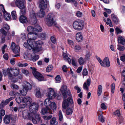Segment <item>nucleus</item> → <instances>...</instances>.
Here are the masks:
<instances>
[{"mask_svg": "<svg viewBox=\"0 0 125 125\" xmlns=\"http://www.w3.org/2000/svg\"><path fill=\"white\" fill-rule=\"evenodd\" d=\"M68 68L65 65H63L62 67V70L64 72H66L67 71Z\"/></svg>", "mask_w": 125, "mask_h": 125, "instance_id": "obj_60", "label": "nucleus"}, {"mask_svg": "<svg viewBox=\"0 0 125 125\" xmlns=\"http://www.w3.org/2000/svg\"><path fill=\"white\" fill-rule=\"evenodd\" d=\"M115 85L114 83H113L111 85V91L112 93H114L115 91Z\"/></svg>", "mask_w": 125, "mask_h": 125, "instance_id": "obj_51", "label": "nucleus"}, {"mask_svg": "<svg viewBox=\"0 0 125 125\" xmlns=\"http://www.w3.org/2000/svg\"><path fill=\"white\" fill-rule=\"evenodd\" d=\"M10 87L11 88H12L13 89H18L19 88V87L18 85L14 83L11 84Z\"/></svg>", "mask_w": 125, "mask_h": 125, "instance_id": "obj_48", "label": "nucleus"}, {"mask_svg": "<svg viewBox=\"0 0 125 125\" xmlns=\"http://www.w3.org/2000/svg\"><path fill=\"white\" fill-rule=\"evenodd\" d=\"M39 58V56L38 55H35L32 58V60L35 62Z\"/></svg>", "mask_w": 125, "mask_h": 125, "instance_id": "obj_49", "label": "nucleus"}, {"mask_svg": "<svg viewBox=\"0 0 125 125\" xmlns=\"http://www.w3.org/2000/svg\"><path fill=\"white\" fill-rule=\"evenodd\" d=\"M5 105H6L5 104V103H4V101H2L0 104V109L3 108Z\"/></svg>", "mask_w": 125, "mask_h": 125, "instance_id": "obj_61", "label": "nucleus"}, {"mask_svg": "<svg viewBox=\"0 0 125 125\" xmlns=\"http://www.w3.org/2000/svg\"><path fill=\"white\" fill-rule=\"evenodd\" d=\"M73 28L75 30L80 31L83 29L84 23L83 21L81 20H78L73 22Z\"/></svg>", "mask_w": 125, "mask_h": 125, "instance_id": "obj_5", "label": "nucleus"}, {"mask_svg": "<svg viewBox=\"0 0 125 125\" xmlns=\"http://www.w3.org/2000/svg\"><path fill=\"white\" fill-rule=\"evenodd\" d=\"M13 74L14 76H17L19 73V70L18 69H13Z\"/></svg>", "mask_w": 125, "mask_h": 125, "instance_id": "obj_39", "label": "nucleus"}, {"mask_svg": "<svg viewBox=\"0 0 125 125\" xmlns=\"http://www.w3.org/2000/svg\"><path fill=\"white\" fill-rule=\"evenodd\" d=\"M11 48L13 52L16 54L14 57L17 56L19 55L20 51L19 46L18 45H16L15 43L13 42L11 43Z\"/></svg>", "mask_w": 125, "mask_h": 125, "instance_id": "obj_10", "label": "nucleus"}, {"mask_svg": "<svg viewBox=\"0 0 125 125\" xmlns=\"http://www.w3.org/2000/svg\"><path fill=\"white\" fill-rule=\"evenodd\" d=\"M22 117L24 119H31V114L28 110H26L22 111Z\"/></svg>", "mask_w": 125, "mask_h": 125, "instance_id": "obj_13", "label": "nucleus"}, {"mask_svg": "<svg viewBox=\"0 0 125 125\" xmlns=\"http://www.w3.org/2000/svg\"><path fill=\"white\" fill-rule=\"evenodd\" d=\"M81 49V46L79 45H76L74 46V49L76 50H79Z\"/></svg>", "mask_w": 125, "mask_h": 125, "instance_id": "obj_57", "label": "nucleus"}, {"mask_svg": "<svg viewBox=\"0 0 125 125\" xmlns=\"http://www.w3.org/2000/svg\"><path fill=\"white\" fill-rule=\"evenodd\" d=\"M78 62L80 64L82 65L84 64L85 61L83 57H80L78 60Z\"/></svg>", "mask_w": 125, "mask_h": 125, "instance_id": "obj_38", "label": "nucleus"}, {"mask_svg": "<svg viewBox=\"0 0 125 125\" xmlns=\"http://www.w3.org/2000/svg\"><path fill=\"white\" fill-rule=\"evenodd\" d=\"M85 59L86 60H89L90 59L91 53L88 51H86L85 55Z\"/></svg>", "mask_w": 125, "mask_h": 125, "instance_id": "obj_34", "label": "nucleus"}, {"mask_svg": "<svg viewBox=\"0 0 125 125\" xmlns=\"http://www.w3.org/2000/svg\"><path fill=\"white\" fill-rule=\"evenodd\" d=\"M5 114V111L4 109H1L0 111V123L2 121V116H4Z\"/></svg>", "mask_w": 125, "mask_h": 125, "instance_id": "obj_37", "label": "nucleus"}, {"mask_svg": "<svg viewBox=\"0 0 125 125\" xmlns=\"http://www.w3.org/2000/svg\"><path fill=\"white\" fill-rule=\"evenodd\" d=\"M27 42L24 43V46L26 48H28L29 50H31V47H33V44L35 42L34 41L31 42L30 40H27Z\"/></svg>", "mask_w": 125, "mask_h": 125, "instance_id": "obj_15", "label": "nucleus"}, {"mask_svg": "<svg viewBox=\"0 0 125 125\" xmlns=\"http://www.w3.org/2000/svg\"><path fill=\"white\" fill-rule=\"evenodd\" d=\"M15 34V32L14 31L12 32L11 34L9 33L8 32V40H9L11 37V36H14Z\"/></svg>", "mask_w": 125, "mask_h": 125, "instance_id": "obj_54", "label": "nucleus"}, {"mask_svg": "<svg viewBox=\"0 0 125 125\" xmlns=\"http://www.w3.org/2000/svg\"><path fill=\"white\" fill-rule=\"evenodd\" d=\"M117 46L118 47L117 49L120 51H124L125 49V47L123 46L119 45H118Z\"/></svg>", "mask_w": 125, "mask_h": 125, "instance_id": "obj_45", "label": "nucleus"}, {"mask_svg": "<svg viewBox=\"0 0 125 125\" xmlns=\"http://www.w3.org/2000/svg\"><path fill=\"white\" fill-rule=\"evenodd\" d=\"M62 56L64 60L67 61L69 64H70L71 63V60L66 53H63Z\"/></svg>", "mask_w": 125, "mask_h": 125, "instance_id": "obj_29", "label": "nucleus"}, {"mask_svg": "<svg viewBox=\"0 0 125 125\" xmlns=\"http://www.w3.org/2000/svg\"><path fill=\"white\" fill-rule=\"evenodd\" d=\"M102 91V87L101 85H98L97 90V95L100 96L101 94Z\"/></svg>", "mask_w": 125, "mask_h": 125, "instance_id": "obj_35", "label": "nucleus"}, {"mask_svg": "<svg viewBox=\"0 0 125 125\" xmlns=\"http://www.w3.org/2000/svg\"><path fill=\"white\" fill-rule=\"evenodd\" d=\"M3 27L7 30H8L10 29L9 26L8 24L6 23H4V24Z\"/></svg>", "mask_w": 125, "mask_h": 125, "instance_id": "obj_58", "label": "nucleus"}, {"mask_svg": "<svg viewBox=\"0 0 125 125\" xmlns=\"http://www.w3.org/2000/svg\"><path fill=\"white\" fill-rule=\"evenodd\" d=\"M51 125H57L58 122L56 121V118L55 117L52 118L50 121Z\"/></svg>", "mask_w": 125, "mask_h": 125, "instance_id": "obj_32", "label": "nucleus"}, {"mask_svg": "<svg viewBox=\"0 0 125 125\" xmlns=\"http://www.w3.org/2000/svg\"><path fill=\"white\" fill-rule=\"evenodd\" d=\"M58 115L60 121H62L63 119V116L62 112L61 110L59 111Z\"/></svg>", "mask_w": 125, "mask_h": 125, "instance_id": "obj_40", "label": "nucleus"}, {"mask_svg": "<svg viewBox=\"0 0 125 125\" xmlns=\"http://www.w3.org/2000/svg\"><path fill=\"white\" fill-rule=\"evenodd\" d=\"M76 16L78 17H80L82 16L83 13L80 11H78L76 12Z\"/></svg>", "mask_w": 125, "mask_h": 125, "instance_id": "obj_63", "label": "nucleus"}, {"mask_svg": "<svg viewBox=\"0 0 125 125\" xmlns=\"http://www.w3.org/2000/svg\"><path fill=\"white\" fill-rule=\"evenodd\" d=\"M35 116L36 119L39 122L41 119L40 115L39 114H37L35 115Z\"/></svg>", "mask_w": 125, "mask_h": 125, "instance_id": "obj_55", "label": "nucleus"}, {"mask_svg": "<svg viewBox=\"0 0 125 125\" xmlns=\"http://www.w3.org/2000/svg\"><path fill=\"white\" fill-rule=\"evenodd\" d=\"M73 112V110L71 108H68L67 109L66 111V113L67 115H69L72 114Z\"/></svg>", "mask_w": 125, "mask_h": 125, "instance_id": "obj_41", "label": "nucleus"}, {"mask_svg": "<svg viewBox=\"0 0 125 125\" xmlns=\"http://www.w3.org/2000/svg\"><path fill=\"white\" fill-rule=\"evenodd\" d=\"M51 39L53 43L55 44L56 43V39L55 36H52L51 37Z\"/></svg>", "mask_w": 125, "mask_h": 125, "instance_id": "obj_50", "label": "nucleus"}, {"mask_svg": "<svg viewBox=\"0 0 125 125\" xmlns=\"http://www.w3.org/2000/svg\"><path fill=\"white\" fill-rule=\"evenodd\" d=\"M44 104L46 107L51 108L53 111H55L56 108V105L55 103L54 102H51L49 98L45 99L44 102Z\"/></svg>", "mask_w": 125, "mask_h": 125, "instance_id": "obj_4", "label": "nucleus"}, {"mask_svg": "<svg viewBox=\"0 0 125 125\" xmlns=\"http://www.w3.org/2000/svg\"><path fill=\"white\" fill-rule=\"evenodd\" d=\"M0 32L4 36H6L7 35V32L3 29H1L0 30Z\"/></svg>", "mask_w": 125, "mask_h": 125, "instance_id": "obj_56", "label": "nucleus"}, {"mask_svg": "<svg viewBox=\"0 0 125 125\" xmlns=\"http://www.w3.org/2000/svg\"><path fill=\"white\" fill-rule=\"evenodd\" d=\"M91 83V79L90 78L88 79L86 82L84 83L83 86V88L86 90L87 91L89 90V87L90 86Z\"/></svg>", "mask_w": 125, "mask_h": 125, "instance_id": "obj_16", "label": "nucleus"}, {"mask_svg": "<svg viewBox=\"0 0 125 125\" xmlns=\"http://www.w3.org/2000/svg\"><path fill=\"white\" fill-rule=\"evenodd\" d=\"M32 73L34 76L39 81L43 80L44 78L42 75L39 72L36 71V69L33 68Z\"/></svg>", "mask_w": 125, "mask_h": 125, "instance_id": "obj_11", "label": "nucleus"}, {"mask_svg": "<svg viewBox=\"0 0 125 125\" xmlns=\"http://www.w3.org/2000/svg\"><path fill=\"white\" fill-rule=\"evenodd\" d=\"M19 18V20L20 22L22 23H26L28 22L27 18L24 15V14L21 15Z\"/></svg>", "mask_w": 125, "mask_h": 125, "instance_id": "obj_22", "label": "nucleus"}, {"mask_svg": "<svg viewBox=\"0 0 125 125\" xmlns=\"http://www.w3.org/2000/svg\"><path fill=\"white\" fill-rule=\"evenodd\" d=\"M32 102V99L30 97L26 96L23 98L22 102L26 104H30Z\"/></svg>", "mask_w": 125, "mask_h": 125, "instance_id": "obj_23", "label": "nucleus"}, {"mask_svg": "<svg viewBox=\"0 0 125 125\" xmlns=\"http://www.w3.org/2000/svg\"><path fill=\"white\" fill-rule=\"evenodd\" d=\"M56 93L53 89L50 88L48 89L47 92L46 93V96L50 99H53L55 97Z\"/></svg>", "mask_w": 125, "mask_h": 125, "instance_id": "obj_8", "label": "nucleus"}, {"mask_svg": "<svg viewBox=\"0 0 125 125\" xmlns=\"http://www.w3.org/2000/svg\"><path fill=\"white\" fill-rule=\"evenodd\" d=\"M36 90L35 95L36 96L39 98H40L42 97V95L41 94L40 92V89L39 88H36Z\"/></svg>", "mask_w": 125, "mask_h": 125, "instance_id": "obj_36", "label": "nucleus"}, {"mask_svg": "<svg viewBox=\"0 0 125 125\" xmlns=\"http://www.w3.org/2000/svg\"><path fill=\"white\" fill-rule=\"evenodd\" d=\"M64 98V100L63 101L62 104V108L66 109L67 107L69 105V103L72 104L73 103V99L71 97V96L69 97L68 98L67 100L66 99V98Z\"/></svg>", "mask_w": 125, "mask_h": 125, "instance_id": "obj_7", "label": "nucleus"}, {"mask_svg": "<svg viewBox=\"0 0 125 125\" xmlns=\"http://www.w3.org/2000/svg\"><path fill=\"white\" fill-rule=\"evenodd\" d=\"M0 6H1L3 9V12L4 14V17L5 20L7 21L9 20L10 18V14L7 12L5 10V9L4 8L3 5L2 4H1Z\"/></svg>", "mask_w": 125, "mask_h": 125, "instance_id": "obj_19", "label": "nucleus"}, {"mask_svg": "<svg viewBox=\"0 0 125 125\" xmlns=\"http://www.w3.org/2000/svg\"><path fill=\"white\" fill-rule=\"evenodd\" d=\"M88 74V72L87 69L85 68H84L82 74L83 76H86Z\"/></svg>", "mask_w": 125, "mask_h": 125, "instance_id": "obj_53", "label": "nucleus"}, {"mask_svg": "<svg viewBox=\"0 0 125 125\" xmlns=\"http://www.w3.org/2000/svg\"><path fill=\"white\" fill-rule=\"evenodd\" d=\"M30 17L32 20L33 21L34 24L36 23L37 19L36 18L35 13L33 10H32L31 11Z\"/></svg>", "mask_w": 125, "mask_h": 125, "instance_id": "obj_20", "label": "nucleus"}, {"mask_svg": "<svg viewBox=\"0 0 125 125\" xmlns=\"http://www.w3.org/2000/svg\"><path fill=\"white\" fill-rule=\"evenodd\" d=\"M13 68H8L6 70H3V73L4 75H8V78L11 80L12 78Z\"/></svg>", "mask_w": 125, "mask_h": 125, "instance_id": "obj_9", "label": "nucleus"}, {"mask_svg": "<svg viewBox=\"0 0 125 125\" xmlns=\"http://www.w3.org/2000/svg\"><path fill=\"white\" fill-rule=\"evenodd\" d=\"M115 30L116 31L117 34L120 33L122 32V31L118 27H116L115 29Z\"/></svg>", "mask_w": 125, "mask_h": 125, "instance_id": "obj_64", "label": "nucleus"}, {"mask_svg": "<svg viewBox=\"0 0 125 125\" xmlns=\"http://www.w3.org/2000/svg\"><path fill=\"white\" fill-rule=\"evenodd\" d=\"M54 15L52 13H49L47 15L45 21L46 24L48 26L51 27L56 25V23L54 19Z\"/></svg>", "mask_w": 125, "mask_h": 125, "instance_id": "obj_2", "label": "nucleus"}, {"mask_svg": "<svg viewBox=\"0 0 125 125\" xmlns=\"http://www.w3.org/2000/svg\"><path fill=\"white\" fill-rule=\"evenodd\" d=\"M101 66L103 67H105V65L107 67H109L110 66V62L108 58L107 57H105L103 60V61H102L101 63Z\"/></svg>", "mask_w": 125, "mask_h": 125, "instance_id": "obj_18", "label": "nucleus"}, {"mask_svg": "<svg viewBox=\"0 0 125 125\" xmlns=\"http://www.w3.org/2000/svg\"><path fill=\"white\" fill-rule=\"evenodd\" d=\"M31 105L29 107V110L31 112L34 114L37 111L39 105L37 104L33 103L30 104Z\"/></svg>", "mask_w": 125, "mask_h": 125, "instance_id": "obj_12", "label": "nucleus"}, {"mask_svg": "<svg viewBox=\"0 0 125 125\" xmlns=\"http://www.w3.org/2000/svg\"><path fill=\"white\" fill-rule=\"evenodd\" d=\"M83 36L80 32L77 33L76 35V39L78 42H81L83 40Z\"/></svg>", "mask_w": 125, "mask_h": 125, "instance_id": "obj_27", "label": "nucleus"}, {"mask_svg": "<svg viewBox=\"0 0 125 125\" xmlns=\"http://www.w3.org/2000/svg\"><path fill=\"white\" fill-rule=\"evenodd\" d=\"M111 18L113 21L116 24H118L119 23V21L117 16L114 14L111 15Z\"/></svg>", "mask_w": 125, "mask_h": 125, "instance_id": "obj_24", "label": "nucleus"}, {"mask_svg": "<svg viewBox=\"0 0 125 125\" xmlns=\"http://www.w3.org/2000/svg\"><path fill=\"white\" fill-rule=\"evenodd\" d=\"M40 9L41 12L39 14V17L42 18L44 17L45 15V14L44 10L46 9L41 8V7H40Z\"/></svg>", "mask_w": 125, "mask_h": 125, "instance_id": "obj_30", "label": "nucleus"}, {"mask_svg": "<svg viewBox=\"0 0 125 125\" xmlns=\"http://www.w3.org/2000/svg\"><path fill=\"white\" fill-rule=\"evenodd\" d=\"M48 1L47 0H41L39 4V7L41 8L46 9L47 8Z\"/></svg>", "mask_w": 125, "mask_h": 125, "instance_id": "obj_21", "label": "nucleus"}, {"mask_svg": "<svg viewBox=\"0 0 125 125\" xmlns=\"http://www.w3.org/2000/svg\"><path fill=\"white\" fill-rule=\"evenodd\" d=\"M35 43L33 44V47H31V49H32L34 52H37L41 50V49L39 47H38L37 46H36V45H35Z\"/></svg>", "mask_w": 125, "mask_h": 125, "instance_id": "obj_31", "label": "nucleus"}, {"mask_svg": "<svg viewBox=\"0 0 125 125\" xmlns=\"http://www.w3.org/2000/svg\"><path fill=\"white\" fill-rule=\"evenodd\" d=\"M118 43H120L122 45L125 44V39L124 37L121 35H119L118 38Z\"/></svg>", "mask_w": 125, "mask_h": 125, "instance_id": "obj_26", "label": "nucleus"}, {"mask_svg": "<svg viewBox=\"0 0 125 125\" xmlns=\"http://www.w3.org/2000/svg\"><path fill=\"white\" fill-rule=\"evenodd\" d=\"M37 29L36 28H33L31 26H28L27 29V30L29 33H31L32 31H34L36 30Z\"/></svg>", "mask_w": 125, "mask_h": 125, "instance_id": "obj_33", "label": "nucleus"}, {"mask_svg": "<svg viewBox=\"0 0 125 125\" xmlns=\"http://www.w3.org/2000/svg\"><path fill=\"white\" fill-rule=\"evenodd\" d=\"M60 90L63 95V98H67L66 92L67 93V95H68L70 96H71V94L70 91L69 90L67 91V87L66 85H62Z\"/></svg>", "mask_w": 125, "mask_h": 125, "instance_id": "obj_6", "label": "nucleus"}, {"mask_svg": "<svg viewBox=\"0 0 125 125\" xmlns=\"http://www.w3.org/2000/svg\"><path fill=\"white\" fill-rule=\"evenodd\" d=\"M53 68V66L52 65H49L48 66L46 69V71L48 72H50Z\"/></svg>", "mask_w": 125, "mask_h": 125, "instance_id": "obj_43", "label": "nucleus"}, {"mask_svg": "<svg viewBox=\"0 0 125 125\" xmlns=\"http://www.w3.org/2000/svg\"><path fill=\"white\" fill-rule=\"evenodd\" d=\"M21 72L26 75H27L29 74V73L28 70L25 69H22Z\"/></svg>", "mask_w": 125, "mask_h": 125, "instance_id": "obj_52", "label": "nucleus"}, {"mask_svg": "<svg viewBox=\"0 0 125 125\" xmlns=\"http://www.w3.org/2000/svg\"><path fill=\"white\" fill-rule=\"evenodd\" d=\"M15 3L16 5L21 9L20 14H25L26 11L25 0H16Z\"/></svg>", "mask_w": 125, "mask_h": 125, "instance_id": "obj_1", "label": "nucleus"}, {"mask_svg": "<svg viewBox=\"0 0 125 125\" xmlns=\"http://www.w3.org/2000/svg\"><path fill=\"white\" fill-rule=\"evenodd\" d=\"M14 99V97H12L8 99H6L5 101H4V103H5V104L6 105H7L10 101Z\"/></svg>", "mask_w": 125, "mask_h": 125, "instance_id": "obj_47", "label": "nucleus"}, {"mask_svg": "<svg viewBox=\"0 0 125 125\" xmlns=\"http://www.w3.org/2000/svg\"><path fill=\"white\" fill-rule=\"evenodd\" d=\"M37 37V35L36 33H29L28 34V37L29 39L28 40H30L31 42L34 41L33 40L36 39Z\"/></svg>", "mask_w": 125, "mask_h": 125, "instance_id": "obj_17", "label": "nucleus"}, {"mask_svg": "<svg viewBox=\"0 0 125 125\" xmlns=\"http://www.w3.org/2000/svg\"><path fill=\"white\" fill-rule=\"evenodd\" d=\"M52 117L51 115H50L48 116H43V119L45 120H48L50 119Z\"/></svg>", "mask_w": 125, "mask_h": 125, "instance_id": "obj_62", "label": "nucleus"}, {"mask_svg": "<svg viewBox=\"0 0 125 125\" xmlns=\"http://www.w3.org/2000/svg\"><path fill=\"white\" fill-rule=\"evenodd\" d=\"M114 115H115V116L118 117H119L120 116H121L120 113V110H117L116 111L114 112L113 113Z\"/></svg>", "mask_w": 125, "mask_h": 125, "instance_id": "obj_46", "label": "nucleus"}, {"mask_svg": "<svg viewBox=\"0 0 125 125\" xmlns=\"http://www.w3.org/2000/svg\"><path fill=\"white\" fill-rule=\"evenodd\" d=\"M99 120L102 123L104 122L105 121L104 118V117L103 115L101 114L98 116Z\"/></svg>", "mask_w": 125, "mask_h": 125, "instance_id": "obj_44", "label": "nucleus"}, {"mask_svg": "<svg viewBox=\"0 0 125 125\" xmlns=\"http://www.w3.org/2000/svg\"><path fill=\"white\" fill-rule=\"evenodd\" d=\"M11 14L13 19L14 20H16L17 18V14L16 11H12L11 12Z\"/></svg>", "mask_w": 125, "mask_h": 125, "instance_id": "obj_42", "label": "nucleus"}, {"mask_svg": "<svg viewBox=\"0 0 125 125\" xmlns=\"http://www.w3.org/2000/svg\"><path fill=\"white\" fill-rule=\"evenodd\" d=\"M17 95L16 97V98L15 100L16 102L18 104H20L21 102H22V100L23 98L22 97L21 95L20 94L17 93L16 94V95Z\"/></svg>", "mask_w": 125, "mask_h": 125, "instance_id": "obj_25", "label": "nucleus"}, {"mask_svg": "<svg viewBox=\"0 0 125 125\" xmlns=\"http://www.w3.org/2000/svg\"><path fill=\"white\" fill-rule=\"evenodd\" d=\"M22 86L23 89L22 90H20V93L23 95H26L28 90H30L32 88V85L26 81L23 82Z\"/></svg>", "mask_w": 125, "mask_h": 125, "instance_id": "obj_3", "label": "nucleus"}, {"mask_svg": "<svg viewBox=\"0 0 125 125\" xmlns=\"http://www.w3.org/2000/svg\"><path fill=\"white\" fill-rule=\"evenodd\" d=\"M34 42H35L34 45H36V46H37L38 45H41L43 43L40 40L36 42L35 41Z\"/></svg>", "mask_w": 125, "mask_h": 125, "instance_id": "obj_59", "label": "nucleus"}, {"mask_svg": "<svg viewBox=\"0 0 125 125\" xmlns=\"http://www.w3.org/2000/svg\"><path fill=\"white\" fill-rule=\"evenodd\" d=\"M41 113L42 114L44 115L47 113L50 114H52L53 112L50 108L48 107L43 108H42L41 110Z\"/></svg>", "mask_w": 125, "mask_h": 125, "instance_id": "obj_14", "label": "nucleus"}, {"mask_svg": "<svg viewBox=\"0 0 125 125\" xmlns=\"http://www.w3.org/2000/svg\"><path fill=\"white\" fill-rule=\"evenodd\" d=\"M10 115H6L4 119V123L6 124H8L10 122Z\"/></svg>", "mask_w": 125, "mask_h": 125, "instance_id": "obj_28", "label": "nucleus"}]
</instances>
